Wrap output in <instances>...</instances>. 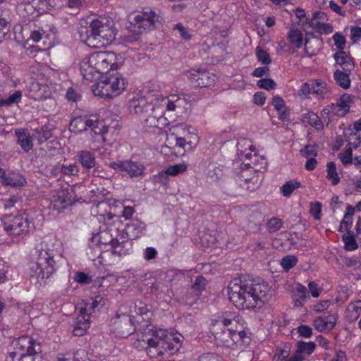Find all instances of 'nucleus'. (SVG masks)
Returning <instances> with one entry per match:
<instances>
[{
    "instance_id": "obj_1",
    "label": "nucleus",
    "mask_w": 361,
    "mask_h": 361,
    "mask_svg": "<svg viewBox=\"0 0 361 361\" xmlns=\"http://www.w3.org/2000/svg\"><path fill=\"white\" fill-rule=\"evenodd\" d=\"M227 291L230 301L240 310L261 307L274 295L273 288L260 279H235L228 285Z\"/></svg>"
},
{
    "instance_id": "obj_2",
    "label": "nucleus",
    "mask_w": 361,
    "mask_h": 361,
    "mask_svg": "<svg viewBox=\"0 0 361 361\" xmlns=\"http://www.w3.org/2000/svg\"><path fill=\"white\" fill-rule=\"evenodd\" d=\"M34 255L36 261L30 264V278L36 279L37 282L49 279L59 267L61 255L53 243H40Z\"/></svg>"
},
{
    "instance_id": "obj_3",
    "label": "nucleus",
    "mask_w": 361,
    "mask_h": 361,
    "mask_svg": "<svg viewBox=\"0 0 361 361\" xmlns=\"http://www.w3.org/2000/svg\"><path fill=\"white\" fill-rule=\"evenodd\" d=\"M80 31L81 40L88 47L99 48L111 44L115 39L117 30L114 21L107 16H101L93 19L88 27Z\"/></svg>"
},
{
    "instance_id": "obj_4",
    "label": "nucleus",
    "mask_w": 361,
    "mask_h": 361,
    "mask_svg": "<svg viewBox=\"0 0 361 361\" xmlns=\"http://www.w3.org/2000/svg\"><path fill=\"white\" fill-rule=\"evenodd\" d=\"M148 353H156L158 355H163L168 353L173 354L176 353L181 346L180 336H177L166 331L159 330L153 333L152 338L147 340H142Z\"/></svg>"
},
{
    "instance_id": "obj_5",
    "label": "nucleus",
    "mask_w": 361,
    "mask_h": 361,
    "mask_svg": "<svg viewBox=\"0 0 361 361\" xmlns=\"http://www.w3.org/2000/svg\"><path fill=\"white\" fill-rule=\"evenodd\" d=\"M123 227L121 221L114 219L112 221L104 222L99 228V231L93 233L90 246L93 250L99 252L105 250L110 247L116 240H118L121 235V228Z\"/></svg>"
},
{
    "instance_id": "obj_6",
    "label": "nucleus",
    "mask_w": 361,
    "mask_h": 361,
    "mask_svg": "<svg viewBox=\"0 0 361 361\" xmlns=\"http://www.w3.org/2000/svg\"><path fill=\"white\" fill-rule=\"evenodd\" d=\"M1 224L14 243H20L34 228L33 223L23 215H6L1 220Z\"/></svg>"
},
{
    "instance_id": "obj_7",
    "label": "nucleus",
    "mask_w": 361,
    "mask_h": 361,
    "mask_svg": "<svg viewBox=\"0 0 361 361\" xmlns=\"http://www.w3.org/2000/svg\"><path fill=\"white\" fill-rule=\"evenodd\" d=\"M169 133L175 139L176 146L182 148L185 152L195 149L200 142L197 130L187 123L173 125Z\"/></svg>"
},
{
    "instance_id": "obj_8",
    "label": "nucleus",
    "mask_w": 361,
    "mask_h": 361,
    "mask_svg": "<svg viewBox=\"0 0 361 361\" xmlns=\"http://www.w3.org/2000/svg\"><path fill=\"white\" fill-rule=\"evenodd\" d=\"M125 78L119 74L106 77L92 87L93 94L101 98L112 99L120 95L126 88Z\"/></svg>"
},
{
    "instance_id": "obj_9",
    "label": "nucleus",
    "mask_w": 361,
    "mask_h": 361,
    "mask_svg": "<svg viewBox=\"0 0 361 361\" xmlns=\"http://www.w3.org/2000/svg\"><path fill=\"white\" fill-rule=\"evenodd\" d=\"M121 234L118 240H116L110 247L100 251L98 258L100 263L104 266L114 264L117 261V257L129 255L133 250V243L126 236Z\"/></svg>"
},
{
    "instance_id": "obj_10",
    "label": "nucleus",
    "mask_w": 361,
    "mask_h": 361,
    "mask_svg": "<svg viewBox=\"0 0 361 361\" xmlns=\"http://www.w3.org/2000/svg\"><path fill=\"white\" fill-rule=\"evenodd\" d=\"M161 17L155 11L147 9L138 13L130 23V30L136 35L150 31L156 27V24L160 23Z\"/></svg>"
},
{
    "instance_id": "obj_11",
    "label": "nucleus",
    "mask_w": 361,
    "mask_h": 361,
    "mask_svg": "<svg viewBox=\"0 0 361 361\" xmlns=\"http://www.w3.org/2000/svg\"><path fill=\"white\" fill-rule=\"evenodd\" d=\"M100 76L110 70H117L121 56L113 51H96L90 54Z\"/></svg>"
},
{
    "instance_id": "obj_12",
    "label": "nucleus",
    "mask_w": 361,
    "mask_h": 361,
    "mask_svg": "<svg viewBox=\"0 0 361 361\" xmlns=\"http://www.w3.org/2000/svg\"><path fill=\"white\" fill-rule=\"evenodd\" d=\"M12 344L16 350L10 353L12 358H14L18 353L20 357H23L41 353L42 352L40 343L28 335L22 336L14 339Z\"/></svg>"
},
{
    "instance_id": "obj_13",
    "label": "nucleus",
    "mask_w": 361,
    "mask_h": 361,
    "mask_svg": "<svg viewBox=\"0 0 361 361\" xmlns=\"http://www.w3.org/2000/svg\"><path fill=\"white\" fill-rule=\"evenodd\" d=\"M186 78L190 83L198 87H206L212 85L215 81V75L205 69H190L185 72Z\"/></svg>"
},
{
    "instance_id": "obj_14",
    "label": "nucleus",
    "mask_w": 361,
    "mask_h": 361,
    "mask_svg": "<svg viewBox=\"0 0 361 361\" xmlns=\"http://www.w3.org/2000/svg\"><path fill=\"white\" fill-rule=\"evenodd\" d=\"M109 166L114 170L125 171L131 178L142 176L145 170L142 163L132 160L113 161L109 164Z\"/></svg>"
},
{
    "instance_id": "obj_15",
    "label": "nucleus",
    "mask_w": 361,
    "mask_h": 361,
    "mask_svg": "<svg viewBox=\"0 0 361 361\" xmlns=\"http://www.w3.org/2000/svg\"><path fill=\"white\" fill-rule=\"evenodd\" d=\"M0 183L4 186L18 188L25 186L27 180L17 171L0 168Z\"/></svg>"
},
{
    "instance_id": "obj_16",
    "label": "nucleus",
    "mask_w": 361,
    "mask_h": 361,
    "mask_svg": "<svg viewBox=\"0 0 361 361\" xmlns=\"http://www.w3.org/2000/svg\"><path fill=\"white\" fill-rule=\"evenodd\" d=\"M338 319L337 313L329 312L327 314L314 318L312 324L314 329L319 332H329L335 327Z\"/></svg>"
},
{
    "instance_id": "obj_17",
    "label": "nucleus",
    "mask_w": 361,
    "mask_h": 361,
    "mask_svg": "<svg viewBox=\"0 0 361 361\" xmlns=\"http://www.w3.org/2000/svg\"><path fill=\"white\" fill-rule=\"evenodd\" d=\"M242 317L231 312H224L216 315L213 320L212 330H221L229 328L230 325H237Z\"/></svg>"
},
{
    "instance_id": "obj_18",
    "label": "nucleus",
    "mask_w": 361,
    "mask_h": 361,
    "mask_svg": "<svg viewBox=\"0 0 361 361\" xmlns=\"http://www.w3.org/2000/svg\"><path fill=\"white\" fill-rule=\"evenodd\" d=\"M93 63L94 62L90 54L80 61L79 66L80 72L83 78L90 82H92L100 78V74Z\"/></svg>"
},
{
    "instance_id": "obj_19",
    "label": "nucleus",
    "mask_w": 361,
    "mask_h": 361,
    "mask_svg": "<svg viewBox=\"0 0 361 361\" xmlns=\"http://www.w3.org/2000/svg\"><path fill=\"white\" fill-rule=\"evenodd\" d=\"M146 230V225L142 221L137 219L131 221L127 224L126 228L121 227V234L126 236L127 239H136L140 238L145 234Z\"/></svg>"
},
{
    "instance_id": "obj_20",
    "label": "nucleus",
    "mask_w": 361,
    "mask_h": 361,
    "mask_svg": "<svg viewBox=\"0 0 361 361\" xmlns=\"http://www.w3.org/2000/svg\"><path fill=\"white\" fill-rule=\"evenodd\" d=\"M315 347L316 345L312 341H298L295 352L287 361H303L314 351Z\"/></svg>"
},
{
    "instance_id": "obj_21",
    "label": "nucleus",
    "mask_w": 361,
    "mask_h": 361,
    "mask_svg": "<svg viewBox=\"0 0 361 361\" xmlns=\"http://www.w3.org/2000/svg\"><path fill=\"white\" fill-rule=\"evenodd\" d=\"M90 119H92V124L90 125L89 129L95 135H100L103 143L106 142L105 135L110 128L109 119H100L97 115H91Z\"/></svg>"
},
{
    "instance_id": "obj_22",
    "label": "nucleus",
    "mask_w": 361,
    "mask_h": 361,
    "mask_svg": "<svg viewBox=\"0 0 361 361\" xmlns=\"http://www.w3.org/2000/svg\"><path fill=\"white\" fill-rule=\"evenodd\" d=\"M212 331L214 335L215 341L218 345L228 348H233L236 345L233 329L227 328L221 330H212Z\"/></svg>"
},
{
    "instance_id": "obj_23",
    "label": "nucleus",
    "mask_w": 361,
    "mask_h": 361,
    "mask_svg": "<svg viewBox=\"0 0 361 361\" xmlns=\"http://www.w3.org/2000/svg\"><path fill=\"white\" fill-rule=\"evenodd\" d=\"M71 204V198L66 190L56 191L51 197V206L54 210L61 212Z\"/></svg>"
},
{
    "instance_id": "obj_24",
    "label": "nucleus",
    "mask_w": 361,
    "mask_h": 361,
    "mask_svg": "<svg viewBox=\"0 0 361 361\" xmlns=\"http://www.w3.org/2000/svg\"><path fill=\"white\" fill-rule=\"evenodd\" d=\"M91 212L94 216L101 218L98 219L99 221L102 220L104 222H109L114 220V219H118L111 214L110 205L105 202H99L92 208Z\"/></svg>"
},
{
    "instance_id": "obj_25",
    "label": "nucleus",
    "mask_w": 361,
    "mask_h": 361,
    "mask_svg": "<svg viewBox=\"0 0 361 361\" xmlns=\"http://www.w3.org/2000/svg\"><path fill=\"white\" fill-rule=\"evenodd\" d=\"M129 109L131 113L142 114L149 109L153 112L156 111L154 106L147 102L146 98L142 96L134 97L130 100Z\"/></svg>"
},
{
    "instance_id": "obj_26",
    "label": "nucleus",
    "mask_w": 361,
    "mask_h": 361,
    "mask_svg": "<svg viewBox=\"0 0 361 361\" xmlns=\"http://www.w3.org/2000/svg\"><path fill=\"white\" fill-rule=\"evenodd\" d=\"M15 135L17 137V143L24 152L27 153L32 149L33 138L27 129L18 128L15 130Z\"/></svg>"
},
{
    "instance_id": "obj_27",
    "label": "nucleus",
    "mask_w": 361,
    "mask_h": 361,
    "mask_svg": "<svg viewBox=\"0 0 361 361\" xmlns=\"http://www.w3.org/2000/svg\"><path fill=\"white\" fill-rule=\"evenodd\" d=\"M28 96L35 101L43 100L50 96L48 86L38 82H32L30 86Z\"/></svg>"
},
{
    "instance_id": "obj_28",
    "label": "nucleus",
    "mask_w": 361,
    "mask_h": 361,
    "mask_svg": "<svg viewBox=\"0 0 361 361\" xmlns=\"http://www.w3.org/2000/svg\"><path fill=\"white\" fill-rule=\"evenodd\" d=\"M90 326V317L81 313L76 317L73 329V334L76 336H82L87 332Z\"/></svg>"
},
{
    "instance_id": "obj_29",
    "label": "nucleus",
    "mask_w": 361,
    "mask_h": 361,
    "mask_svg": "<svg viewBox=\"0 0 361 361\" xmlns=\"http://www.w3.org/2000/svg\"><path fill=\"white\" fill-rule=\"evenodd\" d=\"M92 119L90 116H78L71 120L70 130L75 133H80L89 129L90 125L92 124Z\"/></svg>"
},
{
    "instance_id": "obj_30",
    "label": "nucleus",
    "mask_w": 361,
    "mask_h": 361,
    "mask_svg": "<svg viewBox=\"0 0 361 361\" xmlns=\"http://www.w3.org/2000/svg\"><path fill=\"white\" fill-rule=\"evenodd\" d=\"M334 58L336 64L339 65L344 71L350 73L354 69L353 59L345 51H337L334 54Z\"/></svg>"
},
{
    "instance_id": "obj_31",
    "label": "nucleus",
    "mask_w": 361,
    "mask_h": 361,
    "mask_svg": "<svg viewBox=\"0 0 361 361\" xmlns=\"http://www.w3.org/2000/svg\"><path fill=\"white\" fill-rule=\"evenodd\" d=\"M78 160L82 168L85 170H90L96 166L95 154L87 150H81L78 152Z\"/></svg>"
},
{
    "instance_id": "obj_32",
    "label": "nucleus",
    "mask_w": 361,
    "mask_h": 361,
    "mask_svg": "<svg viewBox=\"0 0 361 361\" xmlns=\"http://www.w3.org/2000/svg\"><path fill=\"white\" fill-rule=\"evenodd\" d=\"M308 297V290L306 287L302 284H298L293 290V300L295 306L298 307H302Z\"/></svg>"
},
{
    "instance_id": "obj_33",
    "label": "nucleus",
    "mask_w": 361,
    "mask_h": 361,
    "mask_svg": "<svg viewBox=\"0 0 361 361\" xmlns=\"http://www.w3.org/2000/svg\"><path fill=\"white\" fill-rule=\"evenodd\" d=\"M312 94H315L319 99L329 98L331 94L330 89L327 84L322 80H314L312 82Z\"/></svg>"
},
{
    "instance_id": "obj_34",
    "label": "nucleus",
    "mask_w": 361,
    "mask_h": 361,
    "mask_svg": "<svg viewBox=\"0 0 361 361\" xmlns=\"http://www.w3.org/2000/svg\"><path fill=\"white\" fill-rule=\"evenodd\" d=\"M234 338L236 340V345L239 343H248L250 341L249 329L245 328V322L242 318L239 324H237L235 329H233Z\"/></svg>"
},
{
    "instance_id": "obj_35",
    "label": "nucleus",
    "mask_w": 361,
    "mask_h": 361,
    "mask_svg": "<svg viewBox=\"0 0 361 361\" xmlns=\"http://www.w3.org/2000/svg\"><path fill=\"white\" fill-rule=\"evenodd\" d=\"M321 115L324 118H327L328 120L333 116L343 117L346 115L345 111L341 109L338 103L331 104L325 106L321 111Z\"/></svg>"
},
{
    "instance_id": "obj_36",
    "label": "nucleus",
    "mask_w": 361,
    "mask_h": 361,
    "mask_svg": "<svg viewBox=\"0 0 361 361\" xmlns=\"http://www.w3.org/2000/svg\"><path fill=\"white\" fill-rule=\"evenodd\" d=\"M287 38L294 48H301L303 42V35L300 30L298 29H290L287 34Z\"/></svg>"
},
{
    "instance_id": "obj_37",
    "label": "nucleus",
    "mask_w": 361,
    "mask_h": 361,
    "mask_svg": "<svg viewBox=\"0 0 361 361\" xmlns=\"http://www.w3.org/2000/svg\"><path fill=\"white\" fill-rule=\"evenodd\" d=\"M34 135L39 143H43L52 137V128L49 125H44L33 130Z\"/></svg>"
},
{
    "instance_id": "obj_38",
    "label": "nucleus",
    "mask_w": 361,
    "mask_h": 361,
    "mask_svg": "<svg viewBox=\"0 0 361 361\" xmlns=\"http://www.w3.org/2000/svg\"><path fill=\"white\" fill-rule=\"evenodd\" d=\"M349 72L336 70L334 73V78L337 85L343 89H348L350 86V80L349 78Z\"/></svg>"
},
{
    "instance_id": "obj_39",
    "label": "nucleus",
    "mask_w": 361,
    "mask_h": 361,
    "mask_svg": "<svg viewBox=\"0 0 361 361\" xmlns=\"http://www.w3.org/2000/svg\"><path fill=\"white\" fill-rule=\"evenodd\" d=\"M238 154L241 156L242 159L244 157L245 159H250L252 157V154L246 152L247 149L252 151V145L251 142L246 139L240 140L236 145Z\"/></svg>"
},
{
    "instance_id": "obj_40",
    "label": "nucleus",
    "mask_w": 361,
    "mask_h": 361,
    "mask_svg": "<svg viewBox=\"0 0 361 361\" xmlns=\"http://www.w3.org/2000/svg\"><path fill=\"white\" fill-rule=\"evenodd\" d=\"M303 121L310 124L317 130L323 129V123L318 115L312 111H310L303 116Z\"/></svg>"
},
{
    "instance_id": "obj_41",
    "label": "nucleus",
    "mask_w": 361,
    "mask_h": 361,
    "mask_svg": "<svg viewBox=\"0 0 361 361\" xmlns=\"http://www.w3.org/2000/svg\"><path fill=\"white\" fill-rule=\"evenodd\" d=\"M302 187L300 182L290 180L280 187V192L283 197H290L293 191Z\"/></svg>"
},
{
    "instance_id": "obj_42",
    "label": "nucleus",
    "mask_w": 361,
    "mask_h": 361,
    "mask_svg": "<svg viewBox=\"0 0 361 361\" xmlns=\"http://www.w3.org/2000/svg\"><path fill=\"white\" fill-rule=\"evenodd\" d=\"M291 350L290 344L288 343H284L282 346L276 348V353L273 357L274 361H286L290 355Z\"/></svg>"
},
{
    "instance_id": "obj_43",
    "label": "nucleus",
    "mask_w": 361,
    "mask_h": 361,
    "mask_svg": "<svg viewBox=\"0 0 361 361\" xmlns=\"http://www.w3.org/2000/svg\"><path fill=\"white\" fill-rule=\"evenodd\" d=\"M326 178L331 181L333 185H336L340 182L336 164L333 161L326 164Z\"/></svg>"
},
{
    "instance_id": "obj_44",
    "label": "nucleus",
    "mask_w": 361,
    "mask_h": 361,
    "mask_svg": "<svg viewBox=\"0 0 361 361\" xmlns=\"http://www.w3.org/2000/svg\"><path fill=\"white\" fill-rule=\"evenodd\" d=\"M342 240L344 243L345 250L353 251L358 248V245L353 233L348 231L343 235Z\"/></svg>"
},
{
    "instance_id": "obj_45",
    "label": "nucleus",
    "mask_w": 361,
    "mask_h": 361,
    "mask_svg": "<svg viewBox=\"0 0 361 361\" xmlns=\"http://www.w3.org/2000/svg\"><path fill=\"white\" fill-rule=\"evenodd\" d=\"M22 99V92L20 90L16 91L8 98L0 99V108L10 106L13 104H18Z\"/></svg>"
},
{
    "instance_id": "obj_46",
    "label": "nucleus",
    "mask_w": 361,
    "mask_h": 361,
    "mask_svg": "<svg viewBox=\"0 0 361 361\" xmlns=\"http://www.w3.org/2000/svg\"><path fill=\"white\" fill-rule=\"evenodd\" d=\"M257 59L264 66H268L271 63L269 54L262 47L257 46L255 49Z\"/></svg>"
},
{
    "instance_id": "obj_47",
    "label": "nucleus",
    "mask_w": 361,
    "mask_h": 361,
    "mask_svg": "<svg viewBox=\"0 0 361 361\" xmlns=\"http://www.w3.org/2000/svg\"><path fill=\"white\" fill-rule=\"evenodd\" d=\"M355 97L349 94H343L340 97L337 103L340 105L341 109L347 114L351 106V104L354 102Z\"/></svg>"
},
{
    "instance_id": "obj_48",
    "label": "nucleus",
    "mask_w": 361,
    "mask_h": 361,
    "mask_svg": "<svg viewBox=\"0 0 361 361\" xmlns=\"http://www.w3.org/2000/svg\"><path fill=\"white\" fill-rule=\"evenodd\" d=\"M180 100L178 96L171 95L170 98L164 99L162 102L168 111H173L177 106H180Z\"/></svg>"
},
{
    "instance_id": "obj_49",
    "label": "nucleus",
    "mask_w": 361,
    "mask_h": 361,
    "mask_svg": "<svg viewBox=\"0 0 361 361\" xmlns=\"http://www.w3.org/2000/svg\"><path fill=\"white\" fill-rule=\"evenodd\" d=\"M283 226L281 219L277 217H272L267 223V229L269 233H275L279 231Z\"/></svg>"
},
{
    "instance_id": "obj_50",
    "label": "nucleus",
    "mask_w": 361,
    "mask_h": 361,
    "mask_svg": "<svg viewBox=\"0 0 361 361\" xmlns=\"http://www.w3.org/2000/svg\"><path fill=\"white\" fill-rule=\"evenodd\" d=\"M188 169V165L184 163L169 166L166 169V173L172 176H176L185 172Z\"/></svg>"
},
{
    "instance_id": "obj_51",
    "label": "nucleus",
    "mask_w": 361,
    "mask_h": 361,
    "mask_svg": "<svg viewBox=\"0 0 361 361\" xmlns=\"http://www.w3.org/2000/svg\"><path fill=\"white\" fill-rule=\"evenodd\" d=\"M298 262V259L293 255H286L281 260V267L286 270L288 271L294 267Z\"/></svg>"
},
{
    "instance_id": "obj_52",
    "label": "nucleus",
    "mask_w": 361,
    "mask_h": 361,
    "mask_svg": "<svg viewBox=\"0 0 361 361\" xmlns=\"http://www.w3.org/2000/svg\"><path fill=\"white\" fill-rule=\"evenodd\" d=\"M350 39L353 44H357L361 40V27H350Z\"/></svg>"
},
{
    "instance_id": "obj_53",
    "label": "nucleus",
    "mask_w": 361,
    "mask_h": 361,
    "mask_svg": "<svg viewBox=\"0 0 361 361\" xmlns=\"http://www.w3.org/2000/svg\"><path fill=\"white\" fill-rule=\"evenodd\" d=\"M257 85L266 90H271L275 89L276 82L271 78H262L257 81Z\"/></svg>"
},
{
    "instance_id": "obj_54",
    "label": "nucleus",
    "mask_w": 361,
    "mask_h": 361,
    "mask_svg": "<svg viewBox=\"0 0 361 361\" xmlns=\"http://www.w3.org/2000/svg\"><path fill=\"white\" fill-rule=\"evenodd\" d=\"M338 158L344 165L352 164L353 162V150L350 147L346 149L344 152L338 154Z\"/></svg>"
},
{
    "instance_id": "obj_55",
    "label": "nucleus",
    "mask_w": 361,
    "mask_h": 361,
    "mask_svg": "<svg viewBox=\"0 0 361 361\" xmlns=\"http://www.w3.org/2000/svg\"><path fill=\"white\" fill-rule=\"evenodd\" d=\"M332 38L335 46L339 49V51H343L346 44L345 36L340 32H336L334 34Z\"/></svg>"
},
{
    "instance_id": "obj_56",
    "label": "nucleus",
    "mask_w": 361,
    "mask_h": 361,
    "mask_svg": "<svg viewBox=\"0 0 361 361\" xmlns=\"http://www.w3.org/2000/svg\"><path fill=\"white\" fill-rule=\"evenodd\" d=\"M331 305L329 300H323L317 302L312 307V310L317 313L322 312L326 310Z\"/></svg>"
},
{
    "instance_id": "obj_57",
    "label": "nucleus",
    "mask_w": 361,
    "mask_h": 361,
    "mask_svg": "<svg viewBox=\"0 0 361 361\" xmlns=\"http://www.w3.org/2000/svg\"><path fill=\"white\" fill-rule=\"evenodd\" d=\"M300 336L305 338H310L312 335V329L308 325H300L296 329Z\"/></svg>"
},
{
    "instance_id": "obj_58",
    "label": "nucleus",
    "mask_w": 361,
    "mask_h": 361,
    "mask_svg": "<svg viewBox=\"0 0 361 361\" xmlns=\"http://www.w3.org/2000/svg\"><path fill=\"white\" fill-rule=\"evenodd\" d=\"M131 308L134 309V312L140 315L147 314L149 312L148 307L141 301H137L134 303Z\"/></svg>"
},
{
    "instance_id": "obj_59",
    "label": "nucleus",
    "mask_w": 361,
    "mask_h": 361,
    "mask_svg": "<svg viewBox=\"0 0 361 361\" xmlns=\"http://www.w3.org/2000/svg\"><path fill=\"white\" fill-rule=\"evenodd\" d=\"M66 98L69 102H77L80 99L81 96L75 90V89L73 87H68L66 93Z\"/></svg>"
},
{
    "instance_id": "obj_60",
    "label": "nucleus",
    "mask_w": 361,
    "mask_h": 361,
    "mask_svg": "<svg viewBox=\"0 0 361 361\" xmlns=\"http://www.w3.org/2000/svg\"><path fill=\"white\" fill-rule=\"evenodd\" d=\"M18 201L19 198L17 196H12L9 198L2 199L1 203L5 209H8L14 207Z\"/></svg>"
},
{
    "instance_id": "obj_61",
    "label": "nucleus",
    "mask_w": 361,
    "mask_h": 361,
    "mask_svg": "<svg viewBox=\"0 0 361 361\" xmlns=\"http://www.w3.org/2000/svg\"><path fill=\"white\" fill-rule=\"evenodd\" d=\"M75 281L79 283L88 284L92 281V278L84 272L78 271L75 274Z\"/></svg>"
},
{
    "instance_id": "obj_62",
    "label": "nucleus",
    "mask_w": 361,
    "mask_h": 361,
    "mask_svg": "<svg viewBox=\"0 0 361 361\" xmlns=\"http://www.w3.org/2000/svg\"><path fill=\"white\" fill-rule=\"evenodd\" d=\"M174 30H178L180 36L185 40H190L192 37V35L181 23L176 24L174 26Z\"/></svg>"
},
{
    "instance_id": "obj_63",
    "label": "nucleus",
    "mask_w": 361,
    "mask_h": 361,
    "mask_svg": "<svg viewBox=\"0 0 361 361\" xmlns=\"http://www.w3.org/2000/svg\"><path fill=\"white\" fill-rule=\"evenodd\" d=\"M221 176L222 171L216 166H214L213 169H209L207 173V177L213 181L219 180Z\"/></svg>"
},
{
    "instance_id": "obj_64",
    "label": "nucleus",
    "mask_w": 361,
    "mask_h": 361,
    "mask_svg": "<svg viewBox=\"0 0 361 361\" xmlns=\"http://www.w3.org/2000/svg\"><path fill=\"white\" fill-rule=\"evenodd\" d=\"M206 284L207 281L205 278L202 276H199L196 278L192 285V288L197 290H202L205 288Z\"/></svg>"
}]
</instances>
